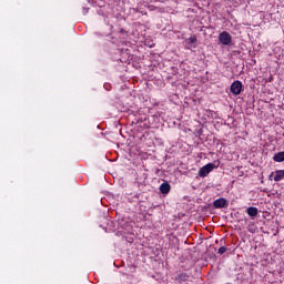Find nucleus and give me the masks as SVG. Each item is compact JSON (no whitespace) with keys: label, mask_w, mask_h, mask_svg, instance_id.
<instances>
[{"label":"nucleus","mask_w":284,"mask_h":284,"mask_svg":"<svg viewBox=\"0 0 284 284\" xmlns=\"http://www.w3.org/2000/svg\"><path fill=\"white\" fill-rule=\"evenodd\" d=\"M219 41L222 45H231L232 44V36L227 31H223L219 34Z\"/></svg>","instance_id":"obj_1"},{"label":"nucleus","mask_w":284,"mask_h":284,"mask_svg":"<svg viewBox=\"0 0 284 284\" xmlns=\"http://www.w3.org/2000/svg\"><path fill=\"white\" fill-rule=\"evenodd\" d=\"M214 168H216V165H214L213 163H209L202 166L199 171V176H201V179H205V176H207V174H210V172H212Z\"/></svg>","instance_id":"obj_2"},{"label":"nucleus","mask_w":284,"mask_h":284,"mask_svg":"<svg viewBox=\"0 0 284 284\" xmlns=\"http://www.w3.org/2000/svg\"><path fill=\"white\" fill-rule=\"evenodd\" d=\"M243 91V83H241V81H234L231 84V92L232 94H234L235 97H239V94Z\"/></svg>","instance_id":"obj_3"},{"label":"nucleus","mask_w":284,"mask_h":284,"mask_svg":"<svg viewBox=\"0 0 284 284\" xmlns=\"http://www.w3.org/2000/svg\"><path fill=\"white\" fill-rule=\"evenodd\" d=\"M213 206L216 209V210H221L223 207H227V200L221 197V199H217L213 202Z\"/></svg>","instance_id":"obj_4"},{"label":"nucleus","mask_w":284,"mask_h":284,"mask_svg":"<svg viewBox=\"0 0 284 284\" xmlns=\"http://www.w3.org/2000/svg\"><path fill=\"white\" fill-rule=\"evenodd\" d=\"M175 281H178V283H185L190 281V275L187 273L180 272L175 276Z\"/></svg>","instance_id":"obj_5"},{"label":"nucleus","mask_w":284,"mask_h":284,"mask_svg":"<svg viewBox=\"0 0 284 284\" xmlns=\"http://www.w3.org/2000/svg\"><path fill=\"white\" fill-rule=\"evenodd\" d=\"M170 190H171V186H170V183L168 182H164L160 185L161 194H170Z\"/></svg>","instance_id":"obj_6"},{"label":"nucleus","mask_w":284,"mask_h":284,"mask_svg":"<svg viewBox=\"0 0 284 284\" xmlns=\"http://www.w3.org/2000/svg\"><path fill=\"white\" fill-rule=\"evenodd\" d=\"M246 214H248V216H258V209L254 207V206H250L246 209Z\"/></svg>","instance_id":"obj_7"},{"label":"nucleus","mask_w":284,"mask_h":284,"mask_svg":"<svg viewBox=\"0 0 284 284\" xmlns=\"http://www.w3.org/2000/svg\"><path fill=\"white\" fill-rule=\"evenodd\" d=\"M273 161H275L276 163H283L284 161V151L275 153L273 156Z\"/></svg>","instance_id":"obj_8"},{"label":"nucleus","mask_w":284,"mask_h":284,"mask_svg":"<svg viewBox=\"0 0 284 284\" xmlns=\"http://www.w3.org/2000/svg\"><path fill=\"white\" fill-rule=\"evenodd\" d=\"M284 179V170H278L275 172L274 181H283Z\"/></svg>","instance_id":"obj_9"},{"label":"nucleus","mask_w":284,"mask_h":284,"mask_svg":"<svg viewBox=\"0 0 284 284\" xmlns=\"http://www.w3.org/2000/svg\"><path fill=\"white\" fill-rule=\"evenodd\" d=\"M226 252H227V247L221 246V247L219 248V251H217V254L223 255V254L226 253Z\"/></svg>","instance_id":"obj_10"},{"label":"nucleus","mask_w":284,"mask_h":284,"mask_svg":"<svg viewBox=\"0 0 284 284\" xmlns=\"http://www.w3.org/2000/svg\"><path fill=\"white\" fill-rule=\"evenodd\" d=\"M190 43H196V36H193L189 39Z\"/></svg>","instance_id":"obj_11"}]
</instances>
